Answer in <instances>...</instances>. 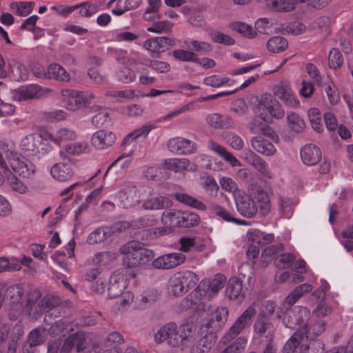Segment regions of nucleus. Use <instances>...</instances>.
I'll use <instances>...</instances> for the list:
<instances>
[{"label":"nucleus","mask_w":353,"mask_h":353,"mask_svg":"<svg viewBox=\"0 0 353 353\" xmlns=\"http://www.w3.org/2000/svg\"><path fill=\"white\" fill-rule=\"evenodd\" d=\"M309 316V311L305 307H296L293 312L283 319V324L290 329H296L294 334L288 339L283 347V353H307V340H312L324 331V322L319 321L307 328L305 321Z\"/></svg>","instance_id":"f257e3e1"},{"label":"nucleus","mask_w":353,"mask_h":353,"mask_svg":"<svg viewBox=\"0 0 353 353\" xmlns=\"http://www.w3.org/2000/svg\"><path fill=\"white\" fill-rule=\"evenodd\" d=\"M10 303L9 307V318L20 321L28 316L32 320H35L46 311L53 307L57 301L55 298L46 296L39 301L41 294L37 290H31L24 297L22 288L19 285L10 288Z\"/></svg>","instance_id":"f03ea898"},{"label":"nucleus","mask_w":353,"mask_h":353,"mask_svg":"<svg viewBox=\"0 0 353 353\" xmlns=\"http://www.w3.org/2000/svg\"><path fill=\"white\" fill-rule=\"evenodd\" d=\"M255 114L248 127L254 133L262 132L275 143L279 142V137L275 131L268 126L274 120L283 117L285 111L280 102L270 94L261 96L257 105L253 108Z\"/></svg>","instance_id":"7ed1b4c3"},{"label":"nucleus","mask_w":353,"mask_h":353,"mask_svg":"<svg viewBox=\"0 0 353 353\" xmlns=\"http://www.w3.org/2000/svg\"><path fill=\"white\" fill-rule=\"evenodd\" d=\"M5 155L8 164L15 174L10 172H6L7 184L10 190L19 194H26L30 192L27 184L18 178L32 179L37 172V166L30 160L21 156L17 152L8 149L5 151Z\"/></svg>","instance_id":"20e7f679"},{"label":"nucleus","mask_w":353,"mask_h":353,"mask_svg":"<svg viewBox=\"0 0 353 353\" xmlns=\"http://www.w3.org/2000/svg\"><path fill=\"white\" fill-rule=\"evenodd\" d=\"M228 310L225 307L212 308L208 307L205 320L199 329L202 336L195 345H193L191 353H206L215 343V332L226 322Z\"/></svg>","instance_id":"39448f33"},{"label":"nucleus","mask_w":353,"mask_h":353,"mask_svg":"<svg viewBox=\"0 0 353 353\" xmlns=\"http://www.w3.org/2000/svg\"><path fill=\"white\" fill-rule=\"evenodd\" d=\"M168 340V344L174 347H185L195 345L196 337L194 325L186 323L181 324L179 328L174 323H170L159 328L154 335L156 343H161Z\"/></svg>","instance_id":"423d86ee"},{"label":"nucleus","mask_w":353,"mask_h":353,"mask_svg":"<svg viewBox=\"0 0 353 353\" xmlns=\"http://www.w3.org/2000/svg\"><path fill=\"white\" fill-rule=\"evenodd\" d=\"M225 282V277L221 274L212 279H203L197 288L189 294L181 302L183 310L192 309L196 311H206V305L202 302V296H211L221 289Z\"/></svg>","instance_id":"0eeeda50"},{"label":"nucleus","mask_w":353,"mask_h":353,"mask_svg":"<svg viewBox=\"0 0 353 353\" xmlns=\"http://www.w3.org/2000/svg\"><path fill=\"white\" fill-rule=\"evenodd\" d=\"M46 131L29 133L24 136L20 141L19 148L28 156L41 158L50 150V145L45 135Z\"/></svg>","instance_id":"6e6552de"},{"label":"nucleus","mask_w":353,"mask_h":353,"mask_svg":"<svg viewBox=\"0 0 353 353\" xmlns=\"http://www.w3.org/2000/svg\"><path fill=\"white\" fill-rule=\"evenodd\" d=\"M120 252L124 256L123 265L128 268L145 263L154 256L152 250L143 248L140 243L135 241L124 244L121 247Z\"/></svg>","instance_id":"1a4fd4ad"},{"label":"nucleus","mask_w":353,"mask_h":353,"mask_svg":"<svg viewBox=\"0 0 353 353\" xmlns=\"http://www.w3.org/2000/svg\"><path fill=\"white\" fill-rule=\"evenodd\" d=\"M86 341L85 334L78 332L65 340L63 344L60 339L50 342L48 345V353H70L75 347L77 352L85 348Z\"/></svg>","instance_id":"9d476101"},{"label":"nucleus","mask_w":353,"mask_h":353,"mask_svg":"<svg viewBox=\"0 0 353 353\" xmlns=\"http://www.w3.org/2000/svg\"><path fill=\"white\" fill-rule=\"evenodd\" d=\"M256 303H254L249 306L241 315L235 321L230 330L223 336L222 341L223 343H229L234 339L241 332L250 325L252 317L256 314Z\"/></svg>","instance_id":"9b49d317"},{"label":"nucleus","mask_w":353,"mask_h":353,"mask_svg":"<svg viewBox=\"0 0 353 353\" xmlns=\"http://www.w3.org/2000/svg\"><path fill=\"white\" fill-rule=\"evenodd\" d=\"M234 201L238 212L245 217L252 218L258 212V206L255 201L243 190L236 194Z\"/></svg>","instance_id":"f8f14e48"},{"label":"nucleus","mask_w":353,"mask_h":353,"mask_svg":"<svg viewBox=\"0 0 353 353\" xmlns=\"http://www.w3.org/2000/svg\"><path fill=\"white\" fill-rule=\"evenodd\" d=\"M274 94L285 104L290 108H298L300 102L290 85L287 82H280L274 87Z\"/></svg>","instance_id":"ddd939ff"},{"label":"nucleus","mask_w":353,"mask_h":353,"mask_svg":"<svg viewBox=\"0 0 353 353\" xmlns=\"http://www.w3.org/2000/svg\"><path fill=\"white\" fill-rule=\"evenodd\" d=\"M185 256L181 252H172L161 255L152 261V265L158 270H169L182 264Z\"/></svg>","instance_id":"4468645a"},{"label":"nucleus","mask_w":353,"mask_h":353,"mask_svg":"<svg viewBox=\"0 0 353 353\" xmlns=\"http://www.w3.org/2000/svg\"><path fill=\"white\" fill-rule=\"evenodd\" d=\"M312 289V287L311 285L307 283L303 284L294 289L285 297L283 302L279 307L276 313L277 317L281 318V314H284L285 312H287L299 298L303 296L304 294L310 292Z\"/></svg>","instance_id":"2eb2a0df"},{"label":"nucleus","mask_w":353,"mask_h":353,"mask_svg":"<svg viewBox=\"0 0 353 353\" xmlns=\"http://www.w3.org/2000/svg\"><path fill=\"white\" fill-rule=\"evenodd\" d=\"M261 134L253 137L251 139V145L252 148L257 152L265 156L271 157L274 155L277 150L274 145V141H272L269 137L265 135H263L262 132H260ZM274 143H276L274 142Z\"/></svg>","instance_id":"dca6fc26"},{"label":"nucleus","mask_w":353,"mask_h":353,"mask_svg":"<svg viewBox=\"0 0 353 353\" xmlns=\"http://www.w3.org/2000/svg\"><path fill=\"white\" fill-rule=\"evenodd\" d=\"M168 147L170 152L178 154H189L196 149L195 143L180 137L170 139Z\"/></svg>","instance_id":"f3484780"},{"label":"nucleus","mask_w":353,"mask_h":353,"mask_svg":"<svg viewBox=\"0 0 353 353\" xmlns=\"http://www.w3.org/2000/svg\"><path fill=\"white\" fill-rule=\"evenodd\" d=\"M39 77L53 79L57 81L68 82L70 79L69 73L59 64L52 63L48 68L41 69L39 72H36Z\"/></svg>","instance_id":"a211bd4d"},{"label":"nucleus","mask_w":353,"mask_h":353,"mask_svg":"<svg viewBox=\"0 0 353 353\" xmlns=\"http://www.w3.org/2000/svg\"><path fill=\"white\" fill-rule=\"evenodd\" d=\"M174 45V41L165 37H155L148 39L143 47L151 52L160 53L166 51Z\"/></svg>","instance_id":"6ab92c4d"},{"label":"nucleus","mask_w":353,"mask_h":353,"mask_svg":"<svg viewBox=\"0 0 353 353\" xmlns=\"http://www.w3.org/2000/svg\"><path fill=\"white\" fill-rule=\"evenodd\" d=\"M116 139L115 135L110 131L100 130L91 137V144L97 150H105L112 145Z\"/></svg>","instance_id":"aec40b11"},{"label":"nucleus","mask_w":353,"mask_h":353,"mask_svg":"<svg viewBox=\"0 0 353 353\" xmlns=\"http://www.w3.org/2000/svg\"><path fill=\"white\" fill-rule=\"evenodd\" d=\"M73 174L74 170L70 162H59L54 164L50 168L51 176L58 181H70Z\"/></svg>","instance_id":"412c9836"},{"label":"nucleus","mask_w":353,"mask_h":353,"mask_svg":"<svg viewBox=\"0 0 353 353\" xmlns=\"http://www.w3.org/2000/svg\"><path fill=\"white\" fill-rule=\"evenodd\" d=\"M127 286L124 275L121 272H114L110 277L108 287V296L110 299L119 296Z\"/></svg>","instance_id":"4be33fe9"},{"label":"nucleus","mask_w":353,"mask_h":353,"mask_svg":"<svg viewBox=\"0 0 353 353\" xmlns=\"http://www.w3.org/2000/svg\"><path fill=\"white\" fill-rule=\"evenodd\" d=\"M142 0H110L108 3L112 13L115 16H121L128 10L137 8Z\"/></svg>","instance_id":"5701e85b"},{"label":"nucleus","mask_w":353,"mask_h":353,"mask_svg":"<svg viewBox=\"0 0 353 353\" xmlns=\"http://www.w3.org/2000/svg\"><path fill=\"white\" fill-rule=\"evenodd\" d=\"M163 164L166 169L174 172L195 171L196 169V164L185 158L165 159Z\"/></svg>","instance_id":"b1692460"},{"label":"nucleus","mask_w":353,"mask_h":353,"mask_svg":"<svg viewBox=\"0 0 353 353\" xmlns=\"http://www.w3.org/2000/svg\"><path fill=\"white\" fill-rule=\"evenodd\" d=\"M50 92L48 88H41L37 85L32 84L19 88L17 90V99L19 101L39 98L46 95Z\"/></svg>","instance_id":"393cba45"},{"label":"nucleus","mask_w":353,"mask_h":353,"mask_svg":"<svg viewBox=\"0 0 353 353\" xmlns=\"http://www.w3.org/2000/svg\"><path fill=\"white\" fill-rule=\"evenodd\" d=\"M226 295L228 297L237 303H241L245 299L242 291V281L237 277H232L227 285Z\"/></svg>","instance_id":"a878e982"},{"label":"nucleus","mask_w":353,"mask_h":353,"mask_svg":"<svg viewBox=\"0 0 353 353\" xmlns=\"http://www.w3.org/2000/svg\"><path fill=\"white\" fill-rule=\"evenodd\" d=\"M246 245H264L272 243L274 239L273 234H265L259 230L252 229L245 236Z\"/></svg>","instance_id":"bb28decb"},{"label":"nucleus","mask_w":353,"mask_h":353,"mask_svg":"<svg viewBox=\"0 0 353 353\" xmlns=\"http://www.w3.org/2000/svg\"><path fill=\"white\" fill-rule=\"evenodd\" d=\"M301 157L304 164L314 165L320 161L321 152L316 145L307 144L301 150Z\"/></svg>","instance_id":"cd10ccee"},{"label":"nucleus","mask_w":353,"mask_h":353,"mask_svg":"<svg viewBox=\"0 0 353 353\" xmlns=\"http://www.w3.org/2000/svg\"><path fill=\"white\" fill-rule=\"evenodd\" d=\"M61 105L69 111H76L79 109L76 90L63 89L59 95Z\"/></svg>","instance_id":"c85d7f7f"},{"label":"nucleus","mask_w":353,"mask_h":353,"mask_svg":"<svg viewBox=\"0 0 353 353\" xmlns=\"http://www.w3.org/2000/svg\"><path fill=\"white\" fill-rule=\"evenodd\" d=\"M45 135L48 142H53L59 146L66 141L74 140L77 137L74 131L67 128H61L53 132L46 131Z\"/></svg>","instance_id":"c756f323"},{"label":"nucleus","mask_w":353,"mask_h":353,"mask_svg":"<svg viewBox=\"0 0 353 353\" xmlns=\"http://www.w3.org/2000/svg\"><path fill=\"white\" fill-rule=\"evenodd\" d=\"M142 196L137 192L136 187L128 186L123 192H121L119 199L123 208H130L139 203Z\"/></svg>","instance_id":"7c9ffc66"},{"label":"nucleus","mask_w":353,"mask_h":353,"mask_svg":"<svg viewBox=\"0 0 353 353\" xmlns=\"http://www.w3.org/2000/svg\"><path fill=\"white\" fill-rule=\"evenodd\" d=\"M209 148L210 150L214 152L224 159V160L228 162L231 166L239 167L241 165L240 161L231 152H228L221 145L214 141H210L209 143Z\"/></svg>","instance_id":"2f4dec72"},{"label":"nucleus","mask_w":353,"mask_h":353,"mask_svg":"<svg viewBox=\"0 0 353 353\" xmlns=\"http://www.w3.org/2000/svg\"><path fill=\"white\" fill-rule=\"evenodd\" d=\"M182 218L181 211L172 210L162 214L161 221L164 225H168L172 230L174 227L182 228Z\"/></svg>","instance_id":"473e14b6"},{"label":"nucleus","mask_w":353,"mask_h":353,"mask_svg":"<svg viewBox=\"0 0 353 353\" xmlns=\"http://www.w3.org/2000/svg\"><path fill=\"white\" fill-rule=\"evenodd\" d=\"M326 93L329 102L332 105H336L340 101L341 97L338 88L332 80L327 77L321 85Z\"/></svg>","instance_id":"72a5a7b5"},{"label":"nucleus","mask_w":353,"mask_h":353,"mask_svg":"<svg viewBox=\"0 0 353 353\" xmlns=\"http://www.w3.org/2000/svg\"><path fill=\"white\" fill-rule=\"evenodd\" d=\"M286 123L292 131L296 133L303 132L306 127V123L302 117L294 112H290L287 114Z\"/></svg>","instance_id":"f704fd0d"},{"label":"nucleus","mask_w":353,"mask_h":353,"mask_svg":"<svg viewBox=\"0 0 353 353\" xmlns=\"http://www.w3.org/2000/svg\"><path fill=\"white\" fill-rule=\"evenodd\" d=\"M159 296L160 294L157 290L151 289L144 291L137 301V307L144 309L155 302Z\"/></svg>","instance_id":"c9c22d12"},{"label":"nucleus","mask_w":353,"mask_h":353,"mask_svg":"<svg viewBox=\"0 0 353 353\" xmlns=\"http://www.w3.org/2000/svg\"><path fill=\"white\" fill-rule=\"evenodd\" d=\"M34 7L33 1H13L10 3V10L15 14L26 17L31 13Z\"/></svg>","instance_id":"e433bc0d"},{"label":"nucleus","mask_w":353,"mask_h":353,"mask_svg":"<svg viewBox=\"0 0 353 353\" xmlns=\"http://www.w3.org/2000/svg\"><path fill=\"white\" fill-rule=\"evenodd\" d=\"M175 274L186 292L194 288L199 279L195 273L190 271L179 272Z\"/></svg>","instance_id":"4c0bfd02"},{"label":"nucleus","mask_w":353,"mask_h":353,"mask_svg":"<svg viewBox=\"0 0 353 353\" xmlns=\"http://www.w3.org/2000/svg\"><path fill=\"white\" fill-rule=\"evenodd\" d=\"M307 114L312 128L316 132L321 133L323 131V125L321 111L316 108H310L308 109Z\"/></svg>","instance_id":"58836bf2"},{"label":"nucleus","mask_w":353,"mask_h":353,"mask_svg":"<svg viewBox=\"0 0 353 353\" xmlns=\"http://www.w3.org/2000/svg\"><path fill=\"white\" fill-rule=\"evenodd\" d=\"M141 201H143V208L150 210L162 209L169 204L168 199L163 196L151 197L145 199L142 196Z\"/></svg>","instance_id":"ea45409f"},{"label":"nucleus","mask_w":353,"mask_h":353,"mask_svg":"<svg viewBox=\"0 0 353 353\" xmlns=\"http://www.w3.org/2000/svg\"><path fill=\"white\" fill-rule=\"evenodd\" d=\"M47 337L46 330L43 327H37L32 330L28 334L27 345L30 347H35L43 343Z\"/></svg>","instance_id":"a19ab883"},{"label":"nucleus","mask_w":353,"mask_h":353,"mask_svg":"<svg viewBox=\"0 0 353 353\" xmlns=\"http://www.w3.org/2000/svg\"><path fill=\"white\" fill-rule=\"evenodd\" d=\"M10 71L14 81H26L28 77V71L21 63L12 61L10 63Z\"/></svg>","instance_id":"79ce46f5"},{"label":"nucleus","mask_w":353,"mask_h":353,"mask_svg":"<svg viewBox=\"0 0 353 353\" xmlns=\"http://www.w3.org/2000/svg\"><path fill=\"white\" fill-rule=\"evenodd\" d=\"M123 341V336L120 333L114 332L109 334L106 341L105 347L109 353H120L119 345Z\"/></svg>","instance_id":"37998d69"},{"label":"nucleus","mask_w":353,"mask_h":353,"mask_svg":"<svg viewBox=\"0 0 353 353\" xmlns=\"http://www.w3.org/2000/svg\"><path fill=\"white\" fill-rule=\"evenodd\" d=\"M212 209L217 216L221 217L223 220L228 222H232L239 225H248V223L243 220L235 219L231 212H228L219 205H212Z\"/></svg>","instance_id":"c03bdc74"},{"label":"nucleus","mask_w":353,"mask_h":353,"mask_svg":"<svg viewBox=\"0 0 353 353\" xmlns=\"http://www.w3.org/2000/svg\"><path fill=\"white\" fill-rule=\"evenodd\" d=\"M110 233L108 228H97L88 235L87 243L93 245L102 242L110 236Z\"/></svg>","instance_id":"a18cd8bd"},{"label":"nucleus","mask_w":353,"mask_h":353,"mask_svg":"<svg viewBox=\"0 0 353 353\" xmlns=\"http://www.w3.org/2000/svg\"><path fill=\"white\" fill-rule=\"evenodd\" d=\"M203 83L208 86L219 88L225 85H232L234 83V81L226 77L213 74L204 78Z\"/></svg>","instance_id":"49530a36"},{"label":"nucleus","mask_w":353,"mask_h":353,"mask_svg":"<svg viewBox=\"0 0 353 353\" xmlns=\"http://www.w3.org/2000/svg\"><path fill=\"white\" fill-rule=\"evenodd\" d=\"M202 180L201 185L203 188L211 196L216 195L219 189L215 179L207 174H204L201 176Z\"/></svg>","instance_id":"de8ad7c7"},{"label":"nucleus","mask_w":353,"mask_h":353,"mask_svg":"<svg viewBox=\"0 0 353 353\" xmlns=\"http://www.w3.org/2000/svg\"><path fill=\"white\" fill-rule=\"evenodd\" d=\"M168 294L174 297L182 296L186 292L183 287L182 283L179 281L176 274H174L169 280L168 283Z\"/></svg>","instance_id":"09e8293b"},{"label":"nucleus","mask_w":353,"mask_h":353,"mask_svg":"<svg viewBox=\"0 0 353 353\" xmlns=\"http://www.w3.org/2000/svg\"><path fill=\"white\" fill-rule=\"evenodd\" d=\"M154 128L152 125H145L135 129L125 137L124 142L128 143L139 138H145Z\"/></svg>","instance_id":"8fccbe9b"},{"label":"nucleus","mask_w":353,"mask_h":353,"mask_svg":"<svg viewBox=\"0 0 353 353\" xmlns=\"http://www.w3.org/2000/svg\"><path fill=\"white\" fill-rule=\"evenodd\" d=\"M175 198L179 202L190 205L198 210H203L205 205L200 201L185 193L175 194Z\"/></svg>","instance_id":"3c124183"},{"label":"nucleus","mask_w":353,"mask_h":353,"mask_svg":"<svg viewBox=\"0 0 353 353\" xmlns=\"http://www.w3.org/2000/svg\"><path fill=\"white\" fill-rule=\"evenodd\" d=\"M219 185L224 191L232 193L234 199L242 190L238 188L236 183L230 177L222 176L219 179Z\"/></svg>","instance_id":"603ef678"},{"label":"nucleus","mask_w":353,"mask_h":353,"mask_svg":"<svg viewBox=\"0 0 353 353\" xmlns=\"http://www.w3.org/2000/svg\"><path fill=\"white\" fill-rule=\"evenodd\" d=\"M288 41L281 37H274L270 39L267 43V48L269 51L274 53H279L286 49Z\"/></svg>","instance_id":"864d4df0"},{"label":"nucleus","mask_w":353,"mask_h":353,"mask_svg":"<svg viewBox=\"0 0 353 353\" xmlns=\"http://www.w3.org/2000/svg\"><path fill=\"white\" fill-rule=\"evenodd\" d=\"M77 9H79V14L82 17H91L99 12V6L96 3L89 1L74 5Z\"/></svg>","instance_id":"5fc2aeb1"},{"label":"nucleus","mask_w":353,"mask_h":353,"mask_svg":"<svg viewBox=\"0 0 353 353\" xmlns=\"http://www.w3.org/2000/svg\"><path fill=\"white\" fill-rule=\"evenodd\" d=\"M229 27L237 32L240 33L244 37L248 38L254 37L256 35L255 30L252 26L242 22H232L230 23Z\"/></svg>","instance_id":"6e6d98bb"},{"label":"nucleus","mask_w":353,"mask_h":353,"mask_svg":"<svg viewBox=\"0 0 353 353\" xmlns=\"http://www.w3.org/2000/svg\"><path fill=\"white\" fill-rule=\"evenodd\" d=\"M88 150V144L85 141L70 143L64 146V150L71 155H79Z\"/></svg>","instance_id":"4d7b16f0"},{"label":"nucleus","mask_w":353,"mask_h":353,"mask_svg":"<svg viewBox=\"0 0 353 353\" xmlns=\"http://www.w3.org/2000/svg\"><path fill=\"white\" fill-rule=\"evenodd\" d=\"M116 77L118 81L122 83H129L135 80L136 74L132 69L126 66H122L117 71Z\"/></svg>","instance_id":"13d9d810"},{"label":"nucleus","mask_w":353,"mask_h":353,"mask_svg":"<svg viewBox=\"0 0 353 353\" xmlns=\"http://www.w3.org/2000/svg\"><path fill=\"white\" fill-rule=\"evenodd\" d=\"M21 269L19 260L17 257L8 259L5 256L0 257V272L10 270H19Z\"/></svg>","instance_id":"bf43d9fd"},{"label":"nucleus","mask_w":353,"mask_h":353,"mask_svg":"<svg viewBox=\"0 0 353 353\" xmlns=\"http://www.w3.org/2000/svg\"><path fill=\"white\" fill-rule=\"evenodd\" d=\"M112 39L115 41H132L139 37L137 34L129 32L124 29L115 30L112 33Z\"/></svg>","instance_id":"052dcab7"},{"label":"nucleus","mask_w":353,"mask_h":353,"mask_svg":"<svg viewBox=\"0 0 353 353\" xmlns=\"http://www.w3.org/2000/svg\"><path fill=\"white\" fill-rule=\"evenodd\" d=\"M173 26L170 21L163 20L154 23L153 25L147 28V30L155 34H161L171 31Z\"/></svg>","instance_id":"680f3d73"},{"label":"nucleus","mask_w":353,"mask_h":353,"mask_svg":"<svg viewBox=\"0 0 353 353\" xmlns=\"http://www.w3.org/2000/svg\"><path fill=\"white\" fill-rule=\"evenodd\" d=\"M116 254L114 253L104 252L95 254L91 259V263L94 265H108L114 260Z\"/></svg>","instance_id":"e2e57ef3"},{"label":"nucleus","mask_w":353,"mask_h":353,"mask_svg":"<svg viewBox=\"0 0 353 353\" xmlns=\"http://www.w3.org/2000/svg\"><path fill=\"white\" fill-rule=\"evenodd\" d=\"M343 63V58L340 51L336 48L330 50L328 55V65L332 69L336 70Z\"/></svg>","instance_id":"0e129e2a"},{"label":"nucleus","mask_w":353,"mask_h":353,"mask_svg":"<svg viewBox=\"0 0 353 353\" xmlns=\"http://www.w3.org/2000/svg\"><path fill=\"white\" fill-rule=\"evenodd\" d=\"M262 176L272 178V173L268 164L259 156L251 164Z\"/></svg>","instance_id":"69168bd1"},{"label":"nucleus","mask_w":353,"mask_h":353,"mask_svg":"<svg viewBox=\"0 0 353 353\" xmlns=\"http://www.w3.org/2000/svg\"><path fill=\"white\" fill-rule=\"evenodd\" d=\"M259 205L260 212L263 215L268 214L271 210L269 196L263 192H259L256 196Z\"/></svg>","instance_id":"338daca9"},{"label":"nucleus","mask_w":353,"mask_h":353,"mask_svg":"<svg viewBox=\"0 0 353 353\" xmlns=\"http://www.w3.org/2000/svg\"><path fill=\"white\" fill-rule=\"evenodd\" d=\"M246 344L247 339L244 336H240L221 353H241Z\"/></svg>","instance_id":"774afa93"}]
</instances>
